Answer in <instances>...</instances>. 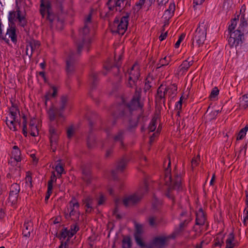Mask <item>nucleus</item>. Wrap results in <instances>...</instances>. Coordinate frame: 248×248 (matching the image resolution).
<instances>
[{
  "label": "nucleus",
  "mask_w": 248,
  "mask_h": 248,
  "mask_svg": "<svg viewBox=\"0 0 248 248\" xmlns=\"http://www.w3.org/2000/svg\"><path fill=\"white\" fill-rule=\"evenodd\" d=\"M206 218L202 209H200L196 214V224L198 225H203Z\"/></svg>",
  "instance_id": "bb28decb"
},
{
  "label": "nucleus",
  "mask_w": 248,
  "mask_h": 248,
  "mask_svg": "<svg viewBox=\"0 0 248 248\" xmlns=\"http://www.w3.org/2000/svg\"><path fill=\"white\" fill-rule=\"evenodd\" d=\"M246 134V132L243 129H241L238 134L237 137V140H241L244 138Z\"/></svg>",
  "instance_id": "6e6d98bb"
},
{
  "label": "nucleus",
  "mask_w": 248,
  "mask_h": 248,
  "mask_svg": "<svg viewBox=\"0 0 248 248\" xmlns=\"http://www.w3.org/2000/svg\"><path fill=\"white\" fill-rule=\"evenodd\" d=\"M75 129L73 126L68 127L67 129V136L68 139H71L74 135Z\"/></svg>",
  "instance_id": "8fccbe9b"
},
{
  "label": "nucleus",
  "mask_w": 248,
  "mask_h": 248,
  "mask_svg": "<svg viewBox=\"0 0 248 248\" xmlns=\"http://www.w3.org/2000/svg\"><path fill=\"white\" fill-rule=\"evenodd\" d=\"M59 10L60 13L57 16H56L53 13L48 11V13H47V19L51 23L56 21L57 23V26H59L60 28H62L64 22V18L67 12V11L64 9L62 4L59 6Z\"/></svg>",
  "instance_id": "9b49d317"
},
{
  "label": "nucleus",
  "mask_w": 248,
  "mask_h": 248,
  "mask_svg": "<svg viewBox=\"0 0 248 248\" xmlns=\"http://www.w3.org/2000/svg\"><path fill=\"white\" fill-rule=\"evenodd\" d=\"M231 21V23L228 27V31L229 33L233 32L232 31L235 29L237 25V19L234 18L232 19Z\"/></svg>",
  "instance_id": "a18cd8bd"
},
{
  "label": "nucleus",
  "mask_w": 248,
  "mask_h": 248,
  "mask_svg": "<svg viewBox=\"0 0 248 248\" xmlns=\"http://www.w3.org/2000/svg\"><path fill=\"white\" fill-rule=\"evenodd\" d=\"M179 220L180 223L178 227L175 229L172 234V238L176 235L181 234L187 227L188 223L192 220L191 213L186 211H183L180 214Z\"/></svg>",
  "instance_id": "9d476101"
},
{
  "label": "nucleus",
  "mask_w": 248,
  "mask_h": 248,
  "mask_svg": "<svg viewBox=\"0 0 248 248\" xmlns=\"http://www.w3.org/2000/svg\"><path fill=\"white\" fill-rule=\"evenodd\" d=\"M83 201L85 205V207L87 208L86 212L90 213L92 209L93 199L90 197H87Z\"/></svg>",
  "instance_id": "473e14b6"
},
{
  "label": "nucleus",
  "mask_w": 248,
  "mask_h": 248,
  "mask_svg": "<svg viewBox=\"0 0 248 248\" xmlns=\"http://www.w3.org/2000/svg\"><path fill=\"white\" fill-rule=\"evenodd\" d=\"M225 243V248H234L238 246V242L235 240L234 235L232 232L228 235Z\"/></svg>",
  "instance_id": "5701e85b"
},
{
  "label": "nucleus",
  "mask_w": 248,
  "mask_h": 248,
  "mask_svg": "<svg viewBox=\"0 0 248 248\" xmlns=\"http://www.w3.org/2000/svg\"><path fill=\"white\" fill-rule=\"evenodd\" d=\"M200 161V156H197L196 157H194L191 160V166L192 168L197 166Z\"/></svg>",
  "instance_id": "5fc2aeb1"
},
{
  "label": "nucleus",
  "mask_w": 248,
  "mask_h": 248,
  "mask_svg": "<svg viewBox=\"0 0 248 248\" xmlns=\"http://www.w3.org/2000/svg\"><path fill=\"white\" fill-rule=\"evenodd\" d=\"M98 81L97 74L95 71H92L90 75V82L92 89L95 88Z\"/></svg>",
  "instance_id": "7c9ffc66"
},
{
  "label": "nucleus",
  "mask_w": 248,
  "mask_h": 248,
  "mask_svg": "<svg viewBox=\"0 0 248 248\" xmlns=\"http://www.w3.org/2000/svg\"><path fill=\"white\" fill-rule=\"evenodd\" d=\"M79 230V227L77 224H73L70 226V229L68 230L67 228H64L60 231V239L63 241L67 237L66 241H69Z\"/></svg>",
  "instance_id": "f8f14e48"
},
{
  "label": "nucleus",
  "mask_w": 248,
  "mask_h": 248,
  "mask_svg": "<svg viewBox=\"0 0 248 248\" xmlns=\"http://www.w3.org/2000/svg\"><path fill=\"white\" fill-rule=\"evenodd\" d=\"M219 90L216 87H214L211 93L210 97L211 99L215 98L219 93Z\"/></svg>",
  "instance_id": "3c124183"
},
{
  "label": "nucleus",
  "mask_w": 248,
  "mask_h": 248,
  "mask_svg": "<svg viewBox=\"0 0 248 248\" xmlns=\"http://www.w3.org/2000/svg\"><path fill=\"white\" fill-rule=\"evenodd\" d=\"M55 120L56 122H55V121L51 122V124L49 126V129L50 147L51 149L53 152H54L56 150L59 136L61 133L60 130L57 127L59 124H61L63 122H59L58 123L57 119H55Z\"/></svg>",
  "instance_id": "1a4fd4ad"
},
{
  "label": "nucleus",
  "mask_w": 248,
  "mask_h": 248,
  "mask_svg": "<svg viewBox=\"0 0 248 248\" xmlns=\"http://www.w3.org/2000/svg\"><path fill=\"white\" fill-rule=\"evenodd\" d=\"M193 61L188 62L187 60L184 61L183 63L178 67V71L179 74H184L187 71L189 67L192 65Z\"/></svg>",
  "instance_id": "393cba45"
},
{
  "label": "nucleus",
  "mask_w": 248,
  "mask_h": 248,
  "mask_svg": "<svg viewBox=\"0 0 248 248\" xmlns=\"http://www.w3.org/2000/svg\"><path fill=\"white\" fill-rule=\"evenodd\" d=\"M128 159L126 157H123L118 162L116 166V170L112 171V175L114 179H116V174L117 172H122L125 169Z\"/></svg>",
  "instance_id": "f3484780"
},
{
  "label": "nucleus",
  "mask_w": 248,
  "mask_h": 248,
  "mask_svg": "<svg viewBox=\"0 0 248 248\" xmlns=\"http://www.w3.org/2000/svg\"><path fill=\"white\" fill-rule=\"evenodd\" d=\"M140 82V80L139 79H136L134 78H132L131 80L130 79V78H128V81L127 84V85L128 87L130 88H134L136 87V89L137 88L138 90H139V89H138L137 88V84L138 83Z\"/></svg>",
  "instance_id": "c03bdc74"
},
{
  "label": "nucleus",
  "mask_w": 248,
  "mask_h": 248,
  "mask_svg": "<svg viewBox=\"0 0 248 248\" xmlns=\"http://www.w3.org/2000/svg\"><path fill=\"white\" fill-rule=\"evenodd\" d=\"M170 160L169 159L168 168L165 171L164 181L166 185L169 186L168 191L166 193V196L171 199L173 202L174 201V197L172 193L173 189L179 190L181 187V176L178 173L175 172L174 178H172L170 174Z\"/></svg>",
  "instance_id": "20e7f679"
},
{
  "label": "nucleus",
  "mask_w": 248,
  "mask_h": 248,
  "mask_svg": "<svg viewBox=\"0 0 248 248\" xmlns=\"http://www.w3.org/2000/svg\"><path fill=\"white\" fill-rule=\"evenodd\" d=\"M207 27V23L205 22L204 20L202 22H200L199 27L197 28L192 39V48L194 47L195 43L198 47L204 43L206 36Z\"/></svg>",
  "instance_id": "6e6552de"
},
{
  "label": "nucleus",
  "mask_w": 248,
  "mask_h": 248,
  "mask_svg": "<svg viewBox=\"0 0 248 248\" xmlns=\"http://www.w3.org/2000/svg\"><path fill=\"white\" fill-rule=\"evenodd\" d=\"M82 178L84 181L87 183L91 182V170L89 168L86 167H83L82 168Z\"/></svg>",
  "instance_id": "c85d7f7f"
},
{
  "label": "nucleus",
  "mask_w": 248,
  "mask_h": 248,
  "mask_svg": "<svg viewBox=\"0 0 248 248\" xmlns=\"http://www.w3.org/2000/svg\"><path fill=\"white\" fill-rule=\"evenodd\" d=\"M11 120L10 123L7 124V126L11 129L14 131L17 130L16 123H18L19 124H20V120L18 119L17 117H15V120L14 118H11Z\"/></svg>",
  "instance_id": "72a5a7b5"
},
{
  "label": "nucleus",
  "mask_w": 248,
  "mask_h": 248,
  "mask_svg": "<svg viewBox=\"0 0 248 248\" xmlns=\"http://www.w3.org/2000/svg\"><path fill=\"white\" fill-rule=\"evenodd\" d=\"M26 183L29 185V186L31 187L32 186L31 184V176H27L26 178Z\"/></svg>",
  "instance_id": "69168bd1"
},
{
  "label": "nucleus",
  "mask_w": 248,
  "mask_h": 248,
  "mask_svg": "<svg viewBox=\"0 0 248 248\" xmlns=\"http://www.w3.org/2000/svg\"><path fill=\"white\" fill-rule=\"evenodd\" d=\"M126 133V130L119 129L114 135L113 136V140L115 142H119L120 143L121 148H124V140L125 137Z\"/></svg>",
  "instance_id": "a211bd4d"
},
{
  "label": "nucleus",
  "mask_w": 248,
  "mask_h": 248,
  "mask_svg": "<svg viewBox=\"0 0 248 248\" xmlns=\"http://www.w3.org/2000/svg\"><path fill=\"white\" fill-rule=\"evenodd\" d=\"M135 229L134 236L136 243L141 248H145L146 245L142 239V234L143 233V225L135 222Z\"/></svg>",
  "instance_id": "ddd939ff"
},
{
  "label": "nucleus",
  "mask_w": 248,
  "mask_h": 248,
  "mask_svg": "<svg viewBox=\"0 0 248 248\" xmlns=\"http://www.w3.org/2000/svg\"><path fill=\"white\" fill-rule=\"evenodd\" d=\"M96 22L92 18V12L85 17L84 26L79 31V38L77 42L78 46L77 53L70 51L66 60V71L68 76L72 75L75 71L76 64L78 56L82 49L84 47L87 51L89 50V46L91 43L92 35L90 31L93 29Z\"/></svg>",
  "instance_id": "f257e3e1"
},
{
  "label": "nucleus",
  "mask_w": 248,
  "mask_h": 248,
  "mask_svg": "<svg viewBox=\"0 0 248 248\" xmlns=\"http://www.w3.org/2000/svg\"><path fill=\"white\" fill-rule=\"evenodd\" d=\"M26 55L29 56V58H31L32 56L33 52L31 51V50L30 49V46H28V45L27 44L26 46Z\"/></svg>",
  "instance_id": "680f3d73"
},
{
  "label": "nucleus",
  "mask_w": 248,
  "mask_h": 248,
  "mask_svg": "<svg viewBox=\"0 0 248 248\" xmlns=\"http://www.w3.org/2000/svg\"><path fill=\"white\" fill-rule=\"evenodd\" d=\"M11 103L12 106L9 108V113L11 115V118H14L15 120V117H17V113L19 114L20 111L16 104L12 102H11Z\"/></svg>",
  "instance_id": "c756f323"
},
{
  "label": "nucleus",
  "mask_w": 248,
  "mask_h": 248,
  "mask_svg": "<svg viewBox=\"0 0 248 248\" xmlns=\"http://www.w3.org/2000/svg\"><path fill=\"white\" fill-rule=\"evenodd\" d=\"M230 35V38L228 39L229 45L231 47H233L234 46H236L239 44L243 43V39H244V36L240 32L235 33V31L229 33Z\"/></svg>",
  "instance_id": "dca6fc26"
},
{
  "label": "nucleus",
  "mask_w": 248,
  "mask_h": 248,
  "mask_svg": "<svg viewBox=\"0 0 248 248\" xmlns=\"http://www.w3.org/2000/svg\"><path fill=\"white\" fill-rule=\"evenodd\" d=\"M167 36V32H165V33H162L159 36V39L160 41H162L164 40Z\"/></svg>",
  "instance_id": "338daca9"
},
{
  "label": "nucleus",
  "mask_w": 248,
  "mask_h": 248,
  "mask_svg": "<svg viewBox=\"0 0 248 248\" xmlns=\"http://www.w3.org/2000/svg\"><path fill=\"white\" fill-rule=\"evenodd\" d=\"M47 10V13H48V11H50L51 10V4L49 1H46V3H43V2L41 3V10L40 12L43 16H44V12L45 11V9Z\"/></svg>",
  "instance_id": "58836bf2"
},
{
  "label": "nucleus",
  "mask_w": 248,
  "mask_h": 248,
  "mask_svg": "<svg viewBox=\"0 0 248 248\" xmlns=\"http://www.w3.org/2000/svg\"><path fill=\"white\" fill-rule=\"evenodd\" d=\"M157 119L154 118L151 121L148 126V129L150 132H153L155 130L156 127Z\"/></svg>",
  "instance_id": "49530a36"
},
{
  "label": "nucleus",
  "mask_w": 248,
  "mask_h": 248,
  "mask_svg": "<svg viewBox=\"0 0 248 248\" xmlns=\"http://www.w3.org/2000/svg\"><path fill=\"white\" fill-rule=\"evenodd\" d=\"M20 190V186L17 183H14L11 185L8 199L9 202L12 204L15 205L16 204L19 197Z\"/></svg>",
  "instance_id": "4468645a"
},
{
  "label": "nucleus",
  "mask_w": 248,
  "mask_h": 248,
  "mask_svg": "<svg viewBox=\"0 0 248 248\" xmlns=\"http://www.w3.org/2000/svg\"><path fill=\"white\" fill-rule=\"evenodd\" d=\"M34 120H31L30 123L31 127V135L33 137H36L38 135V129L37 126H35L34 123Z\"/></svg>",
  "instance_id": "e433bc0d"
},
{
  "label": "nucleus",
  "mask_w": 248,
  "mask_h": 248,
  "mask_svg": "<svg viewBox=\"0 0 248 248\" xmlns=\"http://www.w3.org/2000/svg\"><path fill=\"white\" fill-rule=\"evenodd\" d=\"M141 89H135V93L130 103L125 105L123 104L113 107L114 110L112 115L114 118L122 117L128 116L131 113V111L137 109H142L143 104L140 102L141 97Z\"/></svg>",
  "instance_id": "7ed1b4c3"
},
{
  "label": "nucleus",
  "mask_w": 248,
  "mask_h": 248,
  "mask_svg": "<svg viewBox=\"0 0 248 248\" xmlns=\"http://www.w3.org/2000/svg\"><path fill=\"white\" fill-rule=\"evenodd\" d=\"M170 59L167 57H165L164 58L161 59L159 61V62L157 64V68H161V67L167 65L169 64L170 62Z\"/></svg>",
  "instance_id": "ea45409f"
},
{
  "label": "nucleus",
  "mask_w": 248,
  "mask_h": 248,
  "mask_svg": "<svg viewBox=\"0 0 248 248\" xmlns=\"http://www.w3.org/2000/svg\"><path fill=\"white\" fill-rule=\"evenodd\" d=\"M175 9V5L174 3H170L169 8L165 11L163 15L164 18L166 19H170L173 16Z\"/></svg>",
  "instance_id": "cd10ccee"
},
{
  "label": "nucleus",
  "mask_w": 248,
  "mask_h": 248,
  "mask_svg": "<svg viewBox=\"0 0 248 248\" xmlns=\"http://www.w3.org/2000/svg\"><path fill=\"white\" fill-rule=\"evenodd\" d=\"M28 46H30V49L33 52L35 49L39 48L40 43L38 41L31 39L27 42Z\"/></svg>",
  "instance_id": "f704fd0d"
},
{
  "label": "nucleus",
  "mask_w": 248,
  "mask_h": 248,
  "mask_svg": "<svg viewBox=\"0 0 248 248\" xmlns=\"http://www.w3.org/2000/svg\"><path fill=\"white\" fill-rule=\"evenodd\" d=\"M7 37L10 38L12 42L14 43L16 41V33L15 27H13L12 26L10 29L7 30L4 38H6V40L5 41L8 43L9 39L8 38H7Z\"/></svg>",
  "instance_id": "b1692460"
},
{
  "label": "nucleus",
  "mask_w": 248,
  "mask_h": 248,
  "mask_svg": "<svg viewBox=\"0 0 248 248\" xmlns=\"http://www.w3.org/2000/svg\"><path fill=\"white\" fill-rule=\"evenodd\" d=\"M68 246V241H64L63 240L61 241V244L59 246V248H67Z\"/></svg>",
  "instance_id": "e2e57ef3"
},
{
  "label": "nucleus",
  "mask_w": 248,
  "mask_h": 248,
  "mask_svg": "<svg viewBox=\"0 0 248 248\" xmlns=\"http://www.w3.org/2000/svg\"><path fill=\"white\" fill-rule=\"evenodd\" d=\"M26 16L25 11L21 10L18 6H16L15 10L9 12L8 20L12 25L17 22L18 26L24 28L28 23Z\"/></svg>",
  "instance_id": "0eeeda50"
},
{
  "label": "nucleus",
  "mask_w": 248,
  "mask_h": 248,
  "mask_svg": "<svg viewBox=\"0 0 248 248\" xmlns=\"http://www.w3.org/2000/svg\"><path fill=\"white\" fill-rule=\"evenodd\" d=\"M224 236H222V235H217L214 240V246L221 248L224 244Z\"/></svg>",
  "instance_id": "4c0bfd02"
},
{
  "label": "nucleus",
  "mask_w": 248,
  "mask_h": 248,
  "mask_svg": "<svg viewBox=\"0 0 248 248\" xmlns=\"http://www.w3.org/2000/svg\"><path fill=\"white\" fill-rule=\"evenodd\" d=\"M55 170L57 172V173L60 175V176H61V174L62 173L63 171L64 170V169L62 166L57 165L55 167Z\"/></svg>",
  "instance_id": "13d9d810"
},
{
  "label": "nucleus",
  "mask_w": 248,
  "mask_h": 248,
  "mask_svg": "<svg viewBox=\"0 0 248 248\" xmlns=\"http://www.w3.org/2000/svg\"><path fill=\"white\" fill-rule=\"evenodd\" d=\"M70 207L75 208V207L76 208H78L79 206V204L78 202L76 201L75 199H73L70 202Z\"/></svg>",
  "instance_id": "4d7b16f0"
},
{
  "label": "nucleus",
  "mask_w": 248,
  "mask_h": 248,
  "mask_svg": "<svg viewBox=\"0 0 248 248\" xmlns=\"http://www.w3.org/2000/svg\"><path fill=\"white\" fill-rule=\"evenodd\" d=\"M107 5L110 11H118L124 13V15L121 18L115 17L111 25V31L113 32L123 35L127 29L128 19L130 13L125 12L130 3L129 0H108Z\"/></svg>",
  "instance_id": "f03ea898"
},
{
  "label": "nucleus",
  "mask_w": 248,
  "mask_h": 248,
  "mask_svg": "<svg viewBox=\"0 0 248 248\" xmlns=\"http://www.w3.org/2000/svg\"><path fill=\"white\" fill-rule=\"evenodd\" d=\"M171 237L157 236L152 240L151 244L146 245L147 248H164L167 245V240Z\"/></svg>",
  "instance_id": "2eb2a0df"
},
{
  "label": "nucleus",
  "mask_w": 248,
  "mask_h": 248,
  "mask_svg": "<svg viewBox=\"0 0 248 248\" xmlns=\"http://www.w3.org/2000/svg\"><path fill=\"white\" fill-rule=\"evenodd\" d=\"M68 99L66 96H62L61 98L59 105L58 106H52L49 108L48 112L49 120L51 122L57 119V122H63L64 117L63 112L65 108Z\"/></svg>",
  "instance_id": "39448f33"
},
{
  "label": "nucleus",
  "mask_w": 248,
  "mask_h": 248,
  "mask_svg": "<svg viewBox=\"0 0 248 248\" xmlns=\"http://www.w3.org/2000/svg\"><path fill=\"white\" fill-rule=\"evenodd\" d=\"M33 230V223L30 221H25L23 225L22 231V233L24 236L29 237Z\"/></svg>",
  "instance_id": "4be33fe9"
},
{
  "label": "nucleus",
  "mask_w": 248,
  "mask_h": 248,
  "mask_svg": "<svg viewBox=\"0 0 248 248\" xmlns=\"http://www.w3.org/2000/svg\"><path fill=\"white\" fill-rule=\"evenodd\" d=\"M185 34L182 33L179 37V39L178 41L176 42V43L175 44L174 46L175 48H178L180 46V45L181 43L182 42V41L184 39L185 37Z\"/></svg>",
  "instance_id": "603ef678"
},
{
  "label": "nucleus",
  "mask_w": 248,
  "mask_h": 248,
  "mask_svg": "<svg viewBox=\"0 0 248 248\" xmlns=\"http://www.w3.org/2000/svg\"><path fill=\"white\" fill-rule=\"evenodd\" d=\"M205 0H193L194 7L196 5H201Z\"/></svg>",
  "instance_id": "0e129e2a"
},
{
  "label": "nucleus",
  "mask_w": 248,
  "mask_h": 248,
  "mask_svg": "<svg viewBox=\"0 0 248 248\" xmlns=\"http://www.w3.org/2000/svg\"><path fill=\"white\" fill-rule=\"evenodd\" d=\"M106 201V198L102 194L100 195L98 201V204L99 205L103 204Z\"/></svg>",
  "instance_id": "052dcab7"
},
{
  "label": "nucleus",
  "mask_w": 248,
  "mask_h": 248,
  "mask_svg": "<svg viewBox=\"0 0 248 248\" xmlns=\"http://www.w3.org/2000/svg\"><path fill=\"white\" fill-rule=\"evenodd\" d=\"M148 222L152 227H155L157 224V218L155 216H150L148 218Z\"/></svg>",
  "instance_id": "de8ad7c7"
},
{
  "label": "nucleus",
  "mask_w": 248,
  "mask_h": 248,
  "mask_svg": "<svg viewBox=\"0 0 248 248\" xmlns=\"http://www.w3.org/2000/svg\"><path fill=\"white\" fill-rule=\"evenodd\" d=\"M164 89L168 95L172 98H173L177 93V87L175 84L165 87Z\"/></svg>",
  "instance_id": "a878e982"
},
{
  "label": "nucleus",
  "mask_w": 248,
  "mask_h": 248,
  "mask_svg": "<svg viewBox=\"0 0 248 248\" xmlns=\"http://www.w3.org/2000/svg\"><path fill=\"white\" fill-rule=\"evenodd\" d=\"M167 94L164 89V86L161 85L157 90L156 95L155 96L156 101L159 104H165V95Z\"/></svg>",
  "instance_id": "6ab92c4d"
},
{
  "label": "nucleus",
  "mask_w": 248,
  "mask_h": 248,
  "mask_svg": "<svg viewBox=\"0 0 248 248\" xmlns=\"http://www.w3.org/2000/svg\"><path fill=\"white\" fill-rule=\"evenodd\" d=\"M150 83H151L150 82V81L149 80H148L147 79H146L145 82V86H144V90L145 92H147L151 89L152 86H151Z\"/></svg>",
  "instance_id": "bf43d9fd"
},
{
  "label": "nucleus",
  "mask_w": 248,
  "mask_h": 248,
  "mask_svg": "<svg viewBox=\"0 0 248 248\" xmlns=\"http://www.w3.org/2000/svg\"><path fill=\"white\" fill-rule=\"evenodd\" d=\"M145 0H140L139 2H137L134 7V10L138 11L140 9L142 5L144 4Z\"/></svg>",
  "instance_id": "864d4df0"
},
{
  "label": "nucleus",
  "mask_w": 248,
  "mask_h": 248,
  "mask_svg": "<svg viewBox=\"0 0 248 248\" xmlns=\"http://www.w3.org/2000/svg\"><path fill=\"white\" fill-rule=\"evenodd\" d=\"M12 157L16 162H19L21 161V152L17 146H14L13 147V151L12 152Z\"/></svg>",
  "instance_id": "2f4dec72"
},
{
  "label": "nucleus",
  "mask_w": 248,
  "mask_h": 248,
  "mask_svg": "<svg viewBox=\"0 0 248 248\" xmlns=\"http://www.w3.org/2000/svg\"><path fill=\"white\" fill-rule=\"evenodd\" d=\"M57 180L56 176L53 172L50 177V179L48 182L47 184V188L48 189L49 191L50 190H52L53 189V183L56 182Z\"/></svg>",
  "instance_id": "a19ab883"
},
{
  "label": "nucleus",
  "mask_w": 248,
  "mask_h": 248,
  "mask_svg": "<svg viewBox=\"0 0 248 248\" xmlns=\"http://www.w3.org/2000/svg\"><path fill=\"white\" fill-rule=\"evenodd\" d=\"M87 146L89 149H93L96 145V140L95 135L92 132V128L90 129L86 139Z\"/></svg>",
  "instance_id": "412c9836"
},
{
  "label": "nucleus",
  "mask_w": 248,
  "mask_h": 248,
  "mask_svg": "<svg viewBox=\"0 0 248 248\" xmlns=\"http://www.w3.org/2000/svg\"><path fill=\"white\" fill-rule=\"evenodd\" d=\"M247 26H241V25H239V26L237 30H235V33H238L239 32L242 33L244 36V34L245 32L248 31L247 30Z\"/></svg>",
  "instance_id": "09e8293b"
},
{
  "label": "nucleus",
  "mask_w": 248,
  "mask_h": 248,
  "mask_svg": "<svg viewBox=\"0 0 248 248\" xmlns=\"http://www.w3.org/2000/svg\"><path fill=\"white\" fill-rule=\"evenodd\" d=\"M120 64H121L118 61V62H116V63L115 65H114L113 66L110 65L109 64H107L104 66V68L107 71H109L112 69H115L116 70V71L117 73H118L119 71V66H120Z\"/></svg>",
  "instance_id": "37998d69"
},
{
  "label": "nucleus",
  "mask_w": 248,
  "mask_h": 248,
  "mask_svg": "<svg viewBox=\"0 0 248 248\" xmlns=\"http://www.w3.org/2000/svg\"><path fill=\"white\" fill-rule=\"evenodd\" d=\"M148 191V183L146 181H144L143 186L140 187L138 191L127 196L123 200V204L126 207L132 206L137 204Z\"/></svg>",
  "instance_id": "423d86ee"
},
{
  "label": "nucleus",
  "mask_w": 248,
  "mask_h": 248,
  "mask_svg": "<svg viewBox=\"0 0 248 248\" xmlns=\"http://www.w3.org/2000/svg\"><path fill=\"white\" fill-rule=\"evenodd\" d=\"M129 78L131 80L132 78L139 79L140 77V72L139 65L137 63L134 64L128 71Z\"/></svg>",
  "instance_id": "aec40b11"
},
{
  "label": "nucleus",
  "mask_w": 248,
  "mask_h": 248,
  "mask_svg": "<svg viewBox=\"0 0 248 248\" xmlns=\"http://www.w3.org/2000/svg\"><path fill=\"white\" fill-rule=\"evenodd\" d=\"M51 97H53L52 96L51 91H49L45 95L46 101L49 100Z\"/></svg>",
  "instance_id": "774afa93"
},
{
  "label": "nucleus",
  "mask_w": 248,
  "mask_h": 248,
  "mask_svg": "<svg viewBox=\"0 0 248 248\" xmlns=\"http://www.w3.org/2000/svg\"><path fill=\"white\" fill-rule=\"evenodd\" d=\"M240 106L244 108L248 107V94H245L242 96L240 100Z\"/></svg>",
  "instance_id": "79ce46f5"
},
{
  "label": "nucleus",
  "mask_w": 248,
  "mask_h": 248,
  "mask_svg": "<svg viewBox=\"0 0 248 248\" xmlns=\"http://www.w3.org/2000/svg\"><path fill=\"white\" fill-rule=\"evenodd\" d=\"M132 245L131 239L129 236H124L122 240L123 248H130Z\"/></svg>",
  "instance_id": "c9c22d12"
}]
</instances>
